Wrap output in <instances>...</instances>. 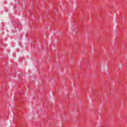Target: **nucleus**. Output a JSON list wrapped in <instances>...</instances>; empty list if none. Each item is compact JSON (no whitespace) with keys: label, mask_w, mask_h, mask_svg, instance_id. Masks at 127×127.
Returning <instances> with one entry per match:
<instances>
[{"label":"nucleus","mask_w":127,"mask_h":127,"mask_svg":"<svg viewBox=\"0 0 127 127\" xmlns=\"http://www.w3.org/2000/svg\"><path fill=\"white\" fill-rule=\"evenodd\" d=\"M124 18H126V17H124Z\"/></svg>","instance_id":"1"}]
</instances>
